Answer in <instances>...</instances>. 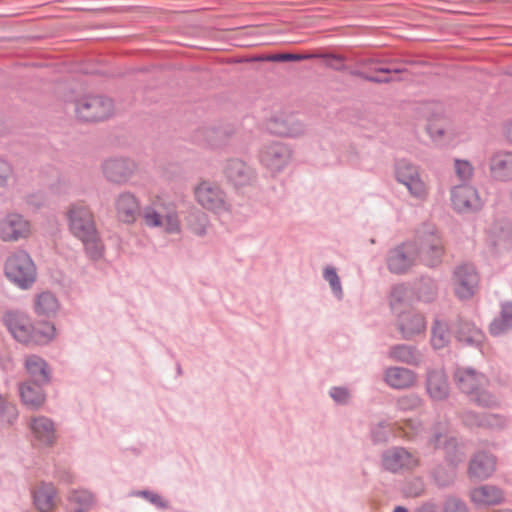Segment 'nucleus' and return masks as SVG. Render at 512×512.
<instances>
[{
  "label": "nucleus",
  "mask_w": 512,
  "mask_h": 512,
  "mask_svg": "<svg viewBox=\"0 0 512 512\" xmlns=\"http://www.w3.org/2000/svg\"><path fill=\"white\" fill-rule=\"evenodd\" d=\"M395 177L406 186L412 196L423 198L426 195V185L419 175L418 167L411 162L405 159L396 161Z\"/></svg>",
  "instance_id": "14"
},
{
  "label": "nucleus",
  "mask_w": 512,
  "mask_h": 512,
  "mask_svg": "<svg viewBox=\"0 0 512 512\" xmlns=\"http://www.w3.org/2000/svg\"><path fill=\"white\" fill-rule=\"evenodd\" d=\"M165 231L168 233H178L180 231V222L176 213H168L165 216Z\"/></svg>",
  "instance_id": "58"
},
{
  "label": "nucleus",
  "mask_w": 512,
  "mask_h": 512,
  "mask_svg": "<svg viewBox=\"0 0 512 512\" xmlns=\"http://www.w3.org/2000/svg\"><path fill=\"white\" fill-rule=\"evenodd\" d=\"M268 129L271 133L284 137H297L304 132V125L294 115L274 117Z\"/></svg>",
  "instance_id": "24"
},
{
  "label": "nucleus",
  "mask_w": 512,
  "mask_h": 512,
  "mask_svg": "<svg viewBox=\"0 0 512 512\" xmlns=\"http://www.w3.org/2000/svg\"><path fill=\"white\" fill-rule=\"evenodd\" d=\"M392 81H394V79L392 77H389V76L381 77V76H374L371 74H369V77L367 80V82L376 83V84H387Z\"/></svg>",
  "instance_id": "62"
},
{
  "label": "nucleus",
  "mask_w": 512,
  "mask_h": 512,
  "mask_svg": "<svg viewBox=\"0 0 512 512\" xmlns=\"http://www.w3.org/2000/svg\"><path fill=\"white\" fill-rule=\"evenodd\" d=\"M416 259L428 268L438 267L445 253L443 241L430 224H423L417 229L415 238L411 240Z\"/></svg>",
  "instance_id": "3"
},
{
  "label": "nucleus",
  "mask_w": 512,
  "mask_h": 512,
  "mask_svg": "<svg viewBox=\"0 0 512 512\" xmlns=\"http://www.w3.org/2000/svg\"><path fill=\"white\" fill-rule=\"evenodd\" d=\"M389 357L395 361L412 366H418L422 362V353L413 345L396 344L390 347Z\"/></svg>",
  "instance_id": "30"
},
{
  "label": "nucleus",
  "mask_w": 512,
  "mask_h": 512,
  "mask_svg": "<svg viewBox=\"0 0 512 512\" xmlns=\"http://www.w3.org/2000/svg\"><path fill=\"white\" fill-rule=\"evenodd\" d=\"M482 428L503 429L507 426V419L501 414L484 413Z\"/></svg>",
  "instance_id": "49"
},
{
  "label": "nucleus",
  "mask_w": 512,
  "mask_h": 512,
  "mask_svg": "<svg viewBox=\"0 0 512 512\" xmlns=\"http://www.w3.org/2000/svg\"><path fill=\"white\" fill-rule=\"evenodd\" d=\"M346 72H348L349 75L353 77H357L365 81H367L369 77V73L357 68L351 69L348 67V70Z\"/></svg>",
  "instance_id": "63"
},
{
  "label": "nucleus",
  "mask_w": 512,
  "mask_h": 512,
  "mask_svg": "<svg viewBox=\"0 0 512 512\" xmlns=\"http://www.w3.org/2000/svg\"><path fill=\"white\" fill-rule=\"evenodd\" d=\"M56 488L52 483H42L33 492V502L40 512H50L54 505L56 496Z\"/></svg>",
  "instance_id": "33"
},
{
  "label": "nucleus",
  "mask_w": 512,
  "mask_h": 512,
  "mask_svg": "<svg viewBox=\"0 0 512 512\" xmlns=\"http://www.w3.org/2000/svg\"><path fill=\"white\" fill-rule=\"evenodd\" d=\"M408 296V288L404 283L393 285L388 296L389 305L392 310H396L399 306L406 302Z\"/></svg>",
  "instance_id": "43"
},
{
  "label": "nucleus",
  "mask_w": 512,
  "mask_h": 512,
  "mask_svg": "<svg viewBox=\"0 0 512 512\" xmlns=\"http://www.w3.org/2000/svg\"><path fill=\"white\" fill-rule=\"evenodd\" d=\"M426 391L434 401H443L449 396V384L441 369H429L426 375Z\"/></svg>",
  "instance_id": "22"
},
{
  "label": "nucleus",
  "mask_w": 512,
  "mask_h": 512,
  "mask_svg": "<svg viewBox=\"0 0 512 512\" xmlns=\"http://www.w3.org/2000/svg\"><path fill=\"white\" fill-rule=\"evenodd\" d=\"M451 324L446 320L435 318L431 326L430 343L434 350H440L448 347L451 342Z\"/></svg>",
  "instance_id": "31"
},
{
  "label": "nucleus",
  "mask_w": 512,
  "mask_h": 512,
  "mask_svg": "<svg viewBox=\"0 0 512 512\" xmlns=\"http://www.w3.org/2000/svg\"><path fill=\"white\" fill-rule=\"evenodd\" d=\"M415 373L404 367H390L385 371L386 383L394 389H406L415 382Z\"/></svg>",
  "instance_id": "29"
},
{
  "label": "nucleus",
  "mask_w": 512,
  "mask_h": 512,
  "mask_svg": "<svg viewBox=\"0 0 512 512\" xmlns=\"http://www.w3.org/2000/svg\"><path fill=\"white\" fill-rule=\"evenodd\" d=\"M329 396L338 405H348L351 400L350 390L345 386H333L329 390Z\"/></svg>",
  "instance_id": "48"
},
{
  "label": "nucleus",
  "mask_w": 512,
  "mask_h": 512,
  "mask_svg": "<svg viewBox=\"0 0 512 512\" xmlns=\"http://www.w3.org/2000/svg\"><path fill=\"white\" fill-rule=\"evenodd\" d=\"M489 333L493 337H499L512 330V326L495 317L489 324Z\"/></svg>",
  "instance_id": "55"
},
{
  "label": "nucleus",
  "mask_w": 512,
  "mask_h": 512,
  "mask_svg": "<svg viewBox=\"0 0 512 512\" xmlns=\"http://www.w3.org/2000/svg\"><path fill=\"white\" fill-rule=\"evenodd\" d=\"M115 210L118 220L125 224H133L141 216L139 200L128 191L120 193L115 198Z\"/></svg>",
  "instance_id": "16"
},
{
  "label": "nucleus",
  "mask_w": 512,
  "mask_h": 512,
  "mask_svg": "<svg viewBox=\"0 0 512 512\" xmlns=\"http://www.w3.org/2000/svg\"><path fill=\"white\" fill-rule=\"evenodd\" d=\"M437 111V116H440L443 114V108L441 104H435L433 105ZM436 117V114H433L431 118L428 119L427 124V131L433 138H438L444 135L445 128L443 126H438L436 123H434V119Z\"/></svg>",
  "instance_id": "52"
},
{
  "label": "nucleus",
  "mask_w": 512,
  "mask_h": 512,
  "mask_svg": "<svg viewBox=\"0 0 512 512\" xmlns=\"http://www.w3.org/2000/svg\"><path fill=\"white\" fill-rule=\"evenodd\" d=\"M27 427L31 434V444L39 450L50 449L57 442V429L55 422L44 415L32 416Z\"/></svg>",
  "instance_id": "9"
},
{
  "label": "nucleus",
  "mask_w": 512,
  "mask_h": 512,
  "mask_svg": "<svg viewBox=\"0 0 512 512\" xmlns=\"http://www.w3.org/2000/svg\"><path fill=\"white\" fill-rule=\"evenodd\" d=\"M421 404V398L415 393H410L401 396L396 401L397 409L403 412L414 411L418 409L421 406Z\"/></svg>",
  "instance_id": "45"
},
{
  "label": "nucleus",
  "mask_w": 512,
  "mask_h": 512,
  "mask_svg": "<svg viewBox=\"0 0 512 512\" xmlns=\"http://www.w3.org/2000/svg\"><path fill=\"white\" fill-rule=\"evenodd\" d=\"M471 500L476 505H497L504 500L503 491L494 485H482L474 488L471 493Z\"/></svg>",
  "instance_id": "28"
},
{
  "label": "nucleus",
  "mask_w": 512,
  "mask_h": 512,
  "mask_svg": "<svg viewBox=\"0 0 512 512\" xmlns=\"http://www.w3.org/2000/svg\"><path fill=\"white\" fill-rule=\"evenodd\" d=\"M197 202L206 210L219 217H229L232 207L227 201L225 192L209 182H202L195 188Z\"/></svg>",
  "instance_id": "6"
},
{
  "label": "nucleus",
  "mask_w": 512,
  "mask_h": 512,
  "mask_svg": "<svg viewBox=\"0 0 512 512\" xmlns=\"http://www.w3.org/2000/svg\"><path fill=\"white\" fill-rule=\"evenodd\" d=\"M207 143L212 146H220L232 133L228 128L208 127L204 129Z\"/></svg>",
  "instance_id": "41"
},
{
  "label": "nucleus",
  "mask_w": 512,
  "mask_h": 512,
  "mask_svg": "<svg viewBox=\"0 0 512 512\" xmlns=\"http://www.w3.org/2000/svg\"><path fill=\"white\" fill-rule=\"evenodd\" d=\"M227 181L235 188L252 186L257 181L256 170L241 159H229L224 167Z\"/></svg>",
  "instance_id": "15"
},
{
  "label": "nucleus",
  "mask_w": 512,
  "mask_h": 512,
  "mask_svg": "<svg viewBox=\"0 0 512 512\" xmlns=\"http://www.w3.org/2000/svg\"><path fill=\"white\" fill-rule=\"evenodd\" d=\"M489 171L494 181L512 182V151H498L489 159Z\"/></svg>",
  "instance_id": "18"
},
{
  "label": "nucleus",
  "mask_w": 512,
  "mask_h": 512,
  "mask_svg": "<svg viewBox=\"0 0 512 512\" xmlns=\"http://www.w3.org/2000/svg\"><path fill=\"white\" fill-rule=\"evenodd\" d=\"M442 512H469L466 503L459 497L449 495L445 498Z\"/></svg>",
  "instance_id": "47"
},
{
  "label": "nucleus",
  "mask_w": 512,
  "mask_h": 512,
  "mask_svg": "<svg viewBox=\"0 0 512 512\" xmlns=\"http://www.w3.org/2000/svg\"><path fill=\"white\" fill-rule=\"evenodd\" d=\"M495 469L496 457L491 453L479 451L469 461L468 474L472 479L485 480L494 473Z\"/></svg>",
  "instance_id": "19"
},
{
  "label": "nucleus",
  "mask_w": 512,
  "mask_h": 512,
  "mask_svg": "<svg viewBox=\"0 0 512 512\" xmlns=\"http://www.w3.org/2000/svg\"><path fill=\"white\" fill-rule=\"evenodd\" d=\"M17 407L0 393V423L13 425L18 419Z\"/></svg>",
  "instance_id": "40"
},
{
  "label": "nucleus",
  "mask_w": 512,
  "mask_h": 512,
  "mask_svg": "<svg viewBox=\"0 0 512 512\" xmlns=\"http://www.w3.org/2000/svg\"><path fill=\"white\" fill-rule=\"evenodd\" d=\"M498 319L512 326V301L507 300L500 303Z\"/></svg>",
  "instance_id": "57"
},
{
  "label": "nucleus",
  "mask_w": 512,
  "mask_h": 512,
  "mask_svg": "<svg viewBox=\"0 0 512 512\" xmlns=\"http://www.w3.org/2000/svg\"><path fill=\"white\" fill-rule=\"evenodd\" d=\"M413 246L411 240L404 241L388 251L386 264L390 273L404 275L415 265L417 259Z\"/></svg>",
  "instance_id": "13"
},
{
  "label": "nucleus",
  "mask_w": 512,
  "mask_h": 512,
  "mask_svg": "<svg viewBox=\"0 0 512 512\" xmlns=\"http://www.w3.org/2000/svg\"><path fill=\"white\" fill-rule=\"evenodd\" d=\"M58 309L59 302L53 293L44 291L36 296L34 310L37 315L51 317L56 314Z\"/></svg>",
  "instance_id": "34"
},
{
  "label": "nucleus",
  "mask_w": 512,
  "mask_h": 512,
  "mask_svg": "<svg viewBox=\"0 0 512 512\" xmlns=\"http://www.w3.org/2000/svg\"><path fill=\"white\" fill-rule=\"evenodd\" d=\"M451 201L454 209L459 212L476 210L480 206L476 189L467 185L454 189L451 193Z\"/></svg>",
  "instance_id": "27"
},
{
  "label": "nucleus",
  "mask_w": 512,
  "mask_h": 512,
  "mask_svg": "<svg viewBox=\"0 0 512 512\" xmlns=\"http://www.w3.org/2000/svg\"><path fill=\"white\" fill-rule=\"evenodd\" d=\"M314 58L323 59L325 61V65L337 72H346L348 70V66L345 64L347 60L355 61V55L350 57H346L341 54H336L332 52H324L319 54H313Z\"/></svg>",
  "instance_id": "37"
},
{
  "label": "nucleus",
  "mask_w": 512,
  "mask_h": 512,
  "mask_svg": "<svg viewBox=\"0 0 512 512\" xmlns=\"http://www.w3.org/2000/svg\"><path fill=\"white\" fill-rule=\"evenodd\" d=\"M403 491L407 497H419L425 491L424 482L421 478H413L405 483Z\"/></svg>",
  "instance_id": "50"
},
{
  "label": "nucleus",
  "mask_w": 512,
  "mask_h": 512,
  "mask_svg": "<svg viewBox=\"0 0 512 512\" xmlns=\"http://www.w3.org/2000/svg\"><path fill=\"white\" fill-rule=\"evenodd\" d=\"M46 384H36L34 382H22L19 384V396L22 404L29 410H39L46 401L44 391Z\"/></svg>",
  "instance_id": "21"
},
{
  "label": "nucleus",
  "mask_w": 512,
  "mask_h": 512,
  "mask_svg": "<svg viewBox=\"0 0 512 512\" xmlns=\"http://www.w3.org/2000/svg\"><path fill=\"white\" fill-rule=\"evenodd\" d=\"M374 70V72H377V73H384V74H391V73H395V74H399V73H402L403 71H405L404 68H390L388 66H375L372 68Z\"/></svg>",
  "instance_id": "61"
},
{
  "label": "nucleus",
  "mask_w": 512,
  "mask_h": 512,
  "mask_svg": "<svg viewBox=\"0 0 512 512\" xmlns=\"http://www.w3.org/2000/svg\"><path fill=\"white\" fill-rule=\"evenodd\" d=\"M3 323L14 339L25 345H45L56 334L53 323L48 321L32 323L30 319L20 311L10 310L4 313Z\"/></svg>",
  "instance_id": "2"
},
{
  "label": "nucleus",
  "mask_w": 512,
  "mask_h": 512,
  "mask_svg": "<svg viewBox=\"0 0 512 512\" xmlns=\"http://www.w3.org/2000/svg\"><path fill=\"white\" fill-rule=\"evenodd\" d=\"M313 54H297V53H275L267 56H260L254 58L256 61H269V62H298L308 59H313Z\"/></svg>",
  "instance_id": "39"
},
{
  "label": "nucleus",
  "mask_w": 512,
  "mask_h": 512,
  "mask_svg": "<svg viewBox=\"0 0 512 512\" xmlns=\"http://www.w3.org/2000/svg\"><path fill=\"white\" fill-rule=\"evenodd\" d=\"M66 219L69 232L82 243L86 257L94 262L101 260L105 254V244L90 207L73 203L66 211Z\"/></svg>",
  "instance_id": "1"
},
{
  "label": "nucleus",
  "mask_w": 512,
  "mask_h": 512,
  "mask_svg": "<svg viewBox=\"0 0 512 512\" xmlns=\"http://www.w3.org/2000/svg\"><path fill=\"white\" fill-rule=\"evenodd\" d=\"M131 495L145 499L160 510H168L170 508V504L166 499L151 490H137L132 492Z\"/></svg>",
  "instance_id": "44"
},
{
  "label": "nucleus",
  "mask_w": 512,
  "mask_h": 512,
  "mask_svg": "<svg viewBox=\"0 0 512 512\" xmlns=\"http://www.w3.org/2000/svg\"><path fill=\"white\" fill-rule=\"evenodd\" d=\"M143 218L148 227L156 228L163 224L162 216L153 207L146 206L143 210Z\"/></svg>",
  "instance_id": "53"
},
{
  "label": "nucleus",
  "mask_w": 512,
  "mask_h": 512,
  "mask_svg": "<svg viewBox=\"0 0 512 512\" xmlns=\"http://www.w3.org/2000/svg\"><path fill=\"white\" fill-rule=\"evenodd\" d=\"M370 438L374 445L385 444L389 440V431L385 422H379L370 428Z\"/></svg>",
  "instance_id": "46"
},
{
  "label": "nucleus",
  "mask_w": 512,
  "mask_h": 512,
  "mask_svg": "<svg viewBox=\"0 0 512 512\" xmlns=\"http://www.w3.org/2000/svg\"><path fill=\"white\" fill-rule=\"evenodd\" d=\"M456 469L457 468L447 467L439 463L432 468L430 476L437 487L446 488L454 483L456 479Z\"/></svg>",
  "instance_id": "36"
},
{
  "label": "nucleus",
  "mask_w": 512,
  "mask_h": 512,
  "mask_svg": "<svg viewBox=\"0 0 512 512\" xmlns=\"http://www.w3.org/2000/svg\"><path fill=\"white\" fill-rule=\"evenodd\" d=\"M75 111L83 122L103 121L112 115L113 102L105 96H87L77 101Z\"/></svg>",
  "instance_id": "7"
},
{
  "label": "nucleus",
  "mask_w": 512,
  "mask_h": 512,
  "mask_svg": "<svg viewBox=\"0 0 512 512\" xmlns=\"http://www.w3.org/2000/svg\"><path fill=\"white\" fill-rule=\"evenodd\" d=\"M451 330L455 340L464 347H471L478 350L483 348L486 340L485 333L474 322L457 317L451 323Z\"/></svg>",
  "instance_id": "12"
},
{
  "label": "nucleus",
  "mask_w": 512,
  "mask_h": 512,
  "mask_svg": "<svg viewBox=\"0 0 512 512\" xmlns=\"http://www.w3.org/2000/svg\"><path fill=\"white\" fill-rule=\"evenodd\" d=\"M12 173V166L7 161L0 159V188L7 185L8 179Z\"/></svg>",
  "instance_id": "59"
},
{
  "label": "nucleus",
  "mask_w": 512,
  "mask_h": 512,
  "mask_svg": "<svg viewBox=\"0 0 512 512\" xmlns=\"http://www.w3.org/2000/svg\"><path fill=\"white\" fill-rule=\"evenodd\" d=\"M507 140L512 144V121H510L505 128Z\"/></svg>",
  "instance_id": "64"
},
{
  "label": "nucleus",
  "mask_w": 512,
  "mask_h": 512,
  "mask_svg": "<svg viewBox=\"0 0 512 512\" xmlns=\"http://www.w3.org/2000/svg\"><path fill=\"white\" fill-rule=\"evenodd\" d=\"M135 167V163L128 158L108 159L102 165L106 179L114 183L126 182L132 175Z\"/></svg>",
  "instance_id": "17"
},
{
  "label": "nucleus",
  "mask_w": 512,
  "mask_h": 512,
  "mask_svg": "<svg viewBox=\"0 0 512 512\" xmlns=\"http://www.w3.org/2000/svg\"><path fill=\"white\" fill-rule=\"evenodd\" d=\"M25 368L29 379L25 382L48 385L51 380V370L48 363L38 355H29L25 360Z\"/></svg>",
  "instance_id": "25"
},
{
  "label": "nucleus",
  "mask_w": 512,
  "mask_h": 512,
  "mask_svg": "<svg viewBox=\"0 0 512 512\" xmlns=\"http://www.w3.org/2000/svg\"><path fill=\"white\" fill-rule=\"evenodd\" d=\"M4 274L15 286L27 290L36 281L37 269L29 253L17 250L5 260Z\"/></svg>",
  "instance_id": "4"
},
{
  "label": "nucleus",
  "mask_w": 512,
  "mask_h": 512,
  "mask_svg": "<svg viewBox=\"0 0 512 512\" xmlns=\"http://www.w3.org/2000/svg\"><path fill=\"white\" fill-rule=\"evenodd\" d=\"M419 465L418 458L402 446H393L381 454V467L393 474L412 471Z\"/></svg>",
  "instance_id": "10"
},
{
  "label": "nucleus",
  "mask_w": 512,
  "mask_h": 512,
  "mask_svg": "<svg viewBox=\"0 0 512 512\" xmlns=\"http://www.w3.org/2000/svg\"><path fill=\"white\" fill-rule=\"evenodd\" d=\"M455 169L458 177L462 182H467L473 175V167L467 160H455Z\"/></svg>",
  "instance_id": "54"
},
{
  "label": "nucleus",
  "mask_w": 512,
  "mask_h": 512,
  "mask_svg": "<svg viewBox=\"0 0 512 512\" xmlns=\"http://www.w3.org/2000/svg\"><path fill=\"white\" fill-rule=\"evenodd\" d=\"M355 63L359 67L367 68L374 71L372 68L375 66H385L387 60L372 55L355 56Z\"/></svg>",
  "instance_id": "51"
},
{
  "label": "nucleus",
  "mask_w": 512,
  "mask_h": 512,
  "mask_svg": "<svg viewBox=\"0 0 512 512\" xmlns=\"http://www.w3.org/2000/svg\"><path fill=\"white\" fill-rule=\"evenodd\" d=\"M29 232V224L20 214L13 213L5 218L1 234L5 241H14L27 236Z\"/></svg>",
  "instance_id": "26"
},
{
  "label": "nucleus",
  "mask_w": 512,
  "mask_h": 512,
  "mask_svg": "<svg viewBox=\"0 0 512 512\" xmlns=\"http://www.w3.org/2000/svg\"><path fill=\"white\" fill-rule=\"evenodd\" d=\"M67 500L72 512H86L94 504V495L85 489L73 490Z\"/></svg>",
  "instance_id": "35"
},
{
  "label": "nucleus",
  "mask_w": 512,
  "mask_h": 512,
  "mask_svg": "<svg viewBox=\"0 0 512 512\" xmlns=\"http://www.w3.org/2000/svg\"><path fill=\"white\" fill-rule=\"evenodd\" d=\"M412 512H439V507L434 501L428 500L415 507Z\"/></svg>",
  "instance_id": "60"
},
{
  "label": "nucleus",
  "mask_w": 512,
  "mask_h": 512,
  "mask_svg": "<svg viewBox=\"0 0 512 512\" xmlns=\"http://www.w3.org/2000/svg\"><path fill=\"white\" fill-rule=\"evenodd\" d=\"M480 277L472 263L457 265L452 273V284L455 296L459 300H469L477 292Z\"/></svg>",
  "instance_id": "8"
},
{
  "label": "nucleus",
  "mask_w": 512,
  "mask_h": 512,
  "mask_svg": "<svg viewBox=\"0 0 512 512\" xmlns=\"http://www.w3.org/2000/svg\"><path fill=\"white\" fill-rule=\"evenodd\" d=\"M323 278L329 283L333 295L337 299L343 298V290L337 270L333 266H326L323 271Z\"/></svg>",
  "instance_id": "42"
},
{
  "label": "nucleus",
  "mask_w": 512,
  "mask_h": 512,
  "mask_svg": "<svg viewBox=\"0 0 512 512\" xmlns=\"http://www.w3.org/2000/svg\"><path fill=\"white\" fill-rule=\"evenodd\" d=\"M428 442L435 450L443 451L444 460L450 467L457 468L466 459L464 444L456 437L445 433L441 423L434 425Z\"/></svg>",
  "instance_id": "5"
},
{
  "label": "nucleus",
  "mask_w": 512,
  "mask_h": 512,
  "mask_svg": "<svg viewBox=\"0 0 512 512\" xmlns=\"http://www.w3.org/2000/svg\"><path fill=\"white\" fill-rule=\"evenodd\" d=\"M470 400L477 406L482 408H498L500 406V402L495 394L486 390L482 387H479L475 394H472Z\"/></svg>",
  "instance_id": "38"
},
{
  "label": "nucleus",
  "mask_w": 512,
  "mask_h": 512,
  "mask_svg": "<svg viewBox=\"0 0 512 512\" xmlns=\"http://www.w3.org/2000/svg\"><path fill=\"white\" fill-rule=\"evenodd\" d=\"M484 413H478L472 410L463 412L462 421L468 427H481L484 421Z\"/></svg>",
  "instance_id": "56"
},
{
  "label": "nucleus",
  "mask_w": 512,
  "mask_h": 512,
  "mask_svg": "<svg viewBox=\"0 0 512 512\" xmlns=\"http://www.w3.org/2000/svg\"><path fill=\"white\" fill-rule=\"evenodd\" d=\"M413 291L419 301L431 303L437 298L438 283L432 277L421 276L414 282Z\"/></svg>",
  "instance_id": "32"
},
{
  "label": "nucleus",
  "mask_w": 512,
  "mask_h": 512,
  "mask_svg": "<svg viewBox=\"0 0 512 512\" xmlns=\"http://www.w3.org/2000/svg\"><path fill=\"white\" fill-rule=\"evenodd\" d=\"M454 380L458 388L468 396L475 394V391L487 382L486 376L472 367L457 368Z\"/></svg>",
  "instance_id": "20"
},
{
  "label": "nucleus",
  "mask_w": 512,
  "mask_h": 512,
  "mask_svg": "<svg viewBox=\"0 0 512 512\" xmlns=\"http://www.w3.org/2000/svg\"><path fill=\"white\" fill-rule=\"evenodd\" d=\"M293 151L283 142H272L265 145L259 154L261 164L271 173L282 172L290 163Z\"/></svg>",
  "instance_id": "11"
},
{
  "label": "nucleus",
  "mask_w": 512,
  "mask_h": 512,
  "mask_svg": "<svg viewBox=\"0 0 512 512\" xmlns=\"http://www.w3.org/2000/svg\"><path fill=\"white\" fill-rule=\"evenodd\" d=\"M398 329L406 340L412 339L426 329V320L423 314L414 311L402 313L398 319Z\"/></svg>",
  "instance_id": "23"
}]
</instances>
